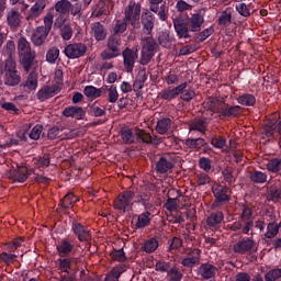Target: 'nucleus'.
Masks as SVG:
<instances>
[{"instance_id": "f3484780", "label": "nucleus", "mask_w": 281, "mask_h": 281, "mask_svg": "<svg viewBox=\"0 0 281 281\" xmlns=\"http://www.w3.org/2000/svg\"><path fill=\"white\" fill-rule=\"evenodd\" d=\"M71 232L77 236L79 243H89L91 240V231L78 220H72Z\"/></svg>"}, {"instance_id": "ddd939ff", "label": "nucleus", "mask_w": 281, "mask_h": 281, "mask_svg": "<svg viewBox=\"0 0 281 281\" xmlns=\"http://www.w3.org/2000/svg\"><path fill=\"white\" fill-rule=\"evenodd\" d=\"M256 247V240L251 237H243L236 244L233 245L234 254H239L240 256H245L247 254H251Z\"/></svg>"}, {"instance_id": "5fc2aeb1", "label": "nucleus", "mask_w": 281, "mask_h": 281, "mask_svg": "<svg viewBox=\"0 0 281 281\" xmlns=\"http://www.w3.org/2000/svg\"><path fill=\"white\" fill-rule=\"evenodd\" d=\"M167 278L169 281H181L183 280V272L179 270L177 265H173L171 269L167 272Z\"/></svg>"}, {"instance_id": "1a4fd4ad", "label": "nucleus", "mask_w": 281, "mask_h": 281, "mask_svg": "<svg viewBox=\"0 0 281 281\" xmlns=\"http://www.w3.org/2000/svg\"><path fill=\"white\" fill-rule=\"evenodd\" d=\"M211 111L218 113L222 120H232L234 117H240L243 108L240 105H231L229 103H222L217 106L211 108Z\"/></svg>"}, {"instance_id": "0e129e2a", "label": "nucleus", "mask_w": 281, "mask_h": 281, "mask_svg": "<svg viewBox=\"0 0 281 281\" xmlns=\"http://www.w3.org/2000/svg\"><path fill=\"white\" fill-rule=\"evenodd\" d=\"M211 146L213 148H217V149H223L225 148V146H227V139H225V137H222V136H213L211 138Z\"/></svg>"}, {"instance_id": "c756f323", "label": "nucleus", "mask_w": 281, "mask_h": 281, "mask_svg": "<svg viewBox=\"0 0 281 281\" xmlns=\"http://www.w3.org/2000/svg\"><path fill=\"white\" fill-rule=\"evenodd\" d=\"M106 27L103 26L100 22H94L91 25V35L98 42H102L106 40Z\"/></svg>"}, {"instance_id": "2f4dec72", "label": "nucleus", "mask_w": 281, "mask_h": 281, "mask_svg": "<svg viewBox=\"0 0 281 281\" xmlns=\"http://www.w3.org/2000/svg\"><path fill=\"white\" fill-rule=\"evenodd\" d=\"M78 201H80L78 199V196H76V194H74V192H68L64 199L60 200L59 202V206L63 210H71V207H74V205H76V203H78Z\"/></svg>"}, {"instance_id": "cd10ccee", "label": "nucleus", "mask_w": 281, "mask_h": 281, "mask_svg": "<svg viewBox=\"0 0 281 281\" xmlns=\"http://www.w3.org/2000/svg\"><path fill=\"white\" fill-rule=\"evenodd\" d=\"M173 168L172 161L165 156H161L156 162V172L158 175H168Z\"/></svg>"}, {"instance_id": "c03bdc74", "label": "nucleus", "mask_w": 281, "mask_h": 281, "mask_svg": "<svg viewBox=\"0 0 281 281\" xmlns=\"http://www.w3.org/2000/svg\"><path fill=\"white\" fill-rule=\"evenodd\" d=\"M55 25L57 27H60V34L64 41H71V36H74V30L71 29V25L69 24L63 25L61 22H56Z\"/></svg>"}, {"instance_id": "49530a36", "label": "nucleus", "mask_w": 281, "mask_h": 281, "mask_svg": "<svg viewBox=\"0 0 281 281\" xmlns=\"http://www.w3.org/2000/svg\"><path fill=\"white\" fill-rule=\"evenodd\" d=\"M184 144L187 148H190L191 150H201L206 143L203 138H188Z\"/></svg>"}, {"instance_id": "a19ab883", "label": "nucleus", "mask_w": 281, "mask_h": 281, "mask_svg": "<svg viewBox=\"0 0 281 281\" xmlns=\"http://www.w3.org/2000/svg\"><path fill=\"white\" fill-rule=\"evenodd\" d=\"M170 126H172V120L168 117L160 119L157 122L156 131L159 135H166L170 131Z\"/></svg>"}, {"instance_id": "7c9ffc66", "label": "nucleus", "mask_w": 281, "mask_h": 281, "mask_svg": "<svg viewBox=\"0 0 281 281\" xmlns=\"http://www.w3.org/2000/svg\"><path fill=\"white\" fill-rule=\"evenodd\" d=\"M106 46L109 52H114L115 54L122 55V36L111 34L108 38Z\"/></svg>"}, {"instance_id": "72a5a7b5", "label": "nucleus", "mask_w": 281, "mask_h": 281, "mask_svg": "<svg viewBox=\"0 0 281 281\" xmlns=\"http://www.w3.org/2000/svg\"><path fill=\"white\" fill-rule=\"evenodd\" d=\"M266 169L273 175H281V157H272L268 159Z\"/></svg>"}, {"instance_id": "79ce46f5", "label": "nucleus", "mask_w": 281, "mask_h": 281, "mask_svg": "<svg viewBox=\"0 0 281 281\" xmlns=\"http://www.w3.org/2000/svg\"><path fill=\"white\" fill-rule=\"evenodd\" d=\"M268 201L272 203H280L281 201V187L278 188L276 184H271L268 191Z\"/></svg>"}, {"instance_id": "6ab92c4d", "label": "nucleus", "mask_w": 281, "mask_h": 281, "mask_svg": "<svg viewBox=\"0 0 281 281\" xmlns=\"http://www.w3.org/2000/svg\"><path fill=\"white\" fill-rule=\"evenodd\" d=\"M209 126L210 120H207V117H196L189 123V131L190 133L196 132L201 135H205V133H207Z\"/></svg>"}, {"instance_id": "423d86ee", "label": "nucleus", "mask_w": 281, "mask_h": 281, "mask_svg": "<svg viewBox=\"0 0 281 281\" xmlns=\"http://www.w3.org/2000/svg\"><path fill=\"white\" fill-rule=\"evenodd\" d=\"M262 134L269 139V142L281 143V119L280 114L274 113L265 124Z\"/></svg>"}, {"instance_id": "dca6fc26", "label": "nucleus", "mask_w": 281, "mask_h": 281, "mask_svg": "<svg viewBox=\"0 0 281 281\" xmlns=\"http://www.w3.org/2000/svg\"><path fill=\"white\" fill-rule=\"evenodd\" d=\"M123 56V65L124 69L127 74H133V69H135V61L137 58H139V54L137 53V49H133L130 47H126L122 52Z\"/></svg>"}, {"instance_id": "4be33fe9", "label": "nucleus", "mask_w": 281, "mask_h": 281, "mask_svg": "<svg viewBox=\"0 0 281 281\" xmlns=\"http://www.w3.org/2000/svg\"><path fill=\"white\" fill-rule=\"evenodd\" d=\"M7 22L11 30H16L21 25V12L19 11V8H11L7 12Z\"/></svg>"}, {"instance_id": "a878e982", "label": "nucleus", "mask_w": 281, "mask_h": 281, "mask_svg": "<svg viewBox=\"0 0 281 281\" xmlns=\"http://www.w3.org/2000/svg\"><path fill=\"white\" fill-rule=\"evenodd\" d=\"M128 270V266L126 263H120L112 268V270L105 274L104 281H120L122 273Z\"/></svg>"}, {"instance_id": "f704fd0d", "label": "nucleus", "mask_w": 281, "mask_h": 281, "mask_svg": "<svg viewBox=\"0 0 281 281\" xmlns=\"http://www.w3.org/2000/svg\"><path fill=\"white\" fill-rule=\"evenodd\" d=\"M158 42L165 49H170L175 45V37L170 36V33L162 31L159 33Z\"/></svg>"}, {"instance_id": "393cba45", "label": "nucleus", "mask_w": 281, "mask_h": 281, "mask_svg": "<svg viewBox=\"0 0 281 281\" xmlns=\"http://www.w3.org/2000/svg\"><path fill=\"white\" fill-rule=\"evenodd\" d=\"M7 177L14 183H25L27 181L25 168L10 169L7 171Z\"/></svg>"}, {"instance_id": "052dcab7", "label": "nucleus", "mask_w": 281, "mask_h": 281, "mask_svg": "<svg viewBox=\"0 0 281 281\" xmlns=\"http://www.w3.org/2000/svg\"><path fill=\"white\" fill-rule=\"evenodd\" d=\"M74 261V258H64V259H58L59 262V270L61 273H69L71 271V262Z\"/></svg>"}, {"instance_id": "f03ea898", "label": "nucleus", "mask_w": 281, "mask_h": 281, "mask_svg": "<svg viewBox=\"0 0 281 281\" xmlns=\"http://www.w3.org/2000/svg\"><path fill=\"white\" fill-rule=\"evenodd\" d=\"M241 213L237 221L227 225L229 232H236L244 236H254V210L247 204H241Z\"/></svg>"}, {"instance_id": "6e6d98bb", "label": "nucleus", "mask_w": 281, "mask_h": 281, "mask_svg": "<svg viewBox=\"0 0 281 281\" xmlns=\"http://www.w3.org/2000/svg\"><path fill=\"white\" fill-rule=\"evenodd\" d=\"M34 164L38 168H49V164H52V157L49 154H44L43 156L35 158Z\"/></svg>"}, {"instance_id": "f257e3e1", "label": "nucleus", "mask_w": 281, "mask_h": 281, "mask_svg": "<svg viewBox=\"0 0 281 281\" xmlns=\"http://www.w3.org/2000/svg\"><path fill=\"white\" fill-rule=\"evenodd\" d=\"M205 19L200 13L192 14L188 19L175 18L172 20L173 30L179 41H207L212 34H214V27L210 26L201 32Z\"/></svg>"}, {"instance_id": "9b49d317", "label": "nucleus", "mask_w": 281, "mask_h": 281, "mask_svg": "<svg viewBox=\"0 0 281 281\" xmlns=\"http://www.w3.org/2000/svg\"><path fill=\"white\" fill-rule=\"evenodd\" d=\"M133 199H135V192L131 190L123 191L113 202L114 210H119L123 214L131 212L133 210Z\"/></svg>"}, {"instance_id": "473e14b6", "label": "nucleus", "mask_w": 281, "mask_h": 281, "mask_svg": "<svg viewBox=\"0 0 281 281\" xmlns=\"http://www.w3.org/2000/svg\"><path fill=\"white\" fill-rule=\"evenodd\" d=\"M225 220V214L222 211H216L210 214L206 218V225L210 227H218Z\"/></svg>"}, {"instance_id": "bf43d9fd", "label": "nucleus", "mask_w": 281, "mask_h": 281, "mask_svg": "<svg viewBox=\"0 0 281 281\" xmlns=\"http://www.w3.org/2000/svg\"><path fill=\"white\" fill-rule=\"evenodd\" d=\"M89 115H92L93 117H103V115H106V110L102 109L98 105V102H94L89 108Z\"/></svg>"}, {"instance_id": "c85d7f7f", "label": "nucleus", "mask_w": 281, "mask_h": 281, "mask_svg": "<svg viewBox=\"0 0 281 281\" xmlns=\"http://www.w3.org/2000/svg\"><path fill=\"white\" fill-rule=\"evenodd\" d=\"M64 117H74L75 120H85L87 112L80 106H67L63 111Z\"/></svg>"}, {"instance_id": "864d4df0", "label": "nucleus", "mask_w": 281, "mask_h": 281, "mask_svg": "<svg viewBox=\"0 0 281 281\" xmlns=\"http://www.w3.org/2000/svg\"><path fill=\"white\" fill-rule=\"evenodd\" d=\"M278 234H280V228H279L278 223L270 222L267 225V232L265 233V237L268 239H272V238H276V236H278Z\"/></svg>"}, {"instance_id": "09e8293b", "label": "nucleus", "mask_w": 281, "mask_h": 281, "mask_svg": "<svg viewBox=\"0 0 281 281\" xmlns=\"http://www.w3.org/2000/svg\"><path fill=\"white\" fill-rule=\"evenodd\" d=\"M24 87H26V89H29L30 91H36V89L38 88V76L36 75V72H30L24 83Z\"/></svg>"}, {"instance_id": "3c124183", "label": "nucleus", "mask_w": 281, "mask_h": 281, "mask_svg": "<svg viewBox=\"0 0 281 281\" xmlns=\"http://www.w3.org/2000/svg\"><path fill=\"white\" fill-rule=\"evenodd\" d=\"M15 52H16V45L14 44V41L9 40L2 50L3 56H7L5 60H14L12 56L15 54Z\"/></svg>"}, {"instance_id": "bb28decb", "label": "nucleus", "mask_w": 281, "mask_h": 281, "mask_svg": "<svg viewBox=\"0 0 281 281\" xmlns=\"http://www.w3.org/2000/svg\"><path fill=\"white\" fill-rule=\"evenodd\" d=\"M136 137L142 144H153L154 146H159V144H161V138L153 136L144 130H138Z\"/></svg>"}, {"instance_id": "20e7f679", "label": "nucleus", "mask_w": 281, "mask_h": 281, "mask_svg": "<svg viewBox=\"0 0 281 281\" xmlns=\"http://www.w3.org/2000/svg\"><path fill=\"white\" fill-rule=\"evenodd\" d=\"M18 50L20 56V64L22 65L24 71L30 72L32 65H34V54L32 53V46L27 38L20 37L18 41Z\"/></svg>"}, {"instance_id": "8fccbe9b", "label": "nucleus", "mask_w": 281, "mask_h": 281, "mask_svg": "<svg viewBox=\"0 0 281 281\" xmlns=\"http://www.w3.org/2000/svg\"><path fill=\"white\" fill-rule=\"evenodd\" d=\"M121 139L123 143L131 145L135 144V134L133 133V130L128 127H124L121 130Z\"/></svg>"}, {"instance_id": "e433bc0d", "label": "nucleus", "mask_w": 281, "mask_h": 281, "mask_svg": "<svg viewBox=\"0 0 281 281\" xmlns=\"http://www.w3.org/2000/svg\"><path fill=\"white\" fill-rule=\"evenodd\" d=\"M237 102L240 106H256V95L244 92L238 95Z\"/></svg>"}, {"instance_id": "7ed1b4c3", "label": "nucleus", "mask_w": 281, "mask_h": 281, "mask_svg": "<svg viewBox=\"0 0 281 281\" xmlns=\"http://www.w3.org/2000/svg\"><path fill=\"white\" fill-rule=\"evenodd\" d=\"M0 76H3L5 87H19L21 85V72L16 69L15 60L0 61Z\"/></svg>"}, {"instance_id": "39448f33", "label": "nucleus", "mask_w": 281, "mask_h": 281, "mask_svg": "<svg viewBox=\"0 0 281 281\" xmlns=\"http://www.w3.org/2000/svg\"><path fill=\"white\" fill-rule=\"evenodd\" d=\"M54 25V14L47 13L44 16V26H37L34 33L32 34L31 41L33 45L36 47H41L45 41H47V36H49V32H52V26Z\"/></svg>"}, {"instance_id": "37998d69", "label": "nucleus", "mask_w": 281, "mask_h": 281, "mask_svg": "<svg viewBox=\"0 0 281 281\" xmlns=\"http://www.w3.org/2000/svg\"><path fill=\"white\" fill-rule=\"evenodd\" d=\"M217 23L221 27H229L232 25V9H226L218 16Z\"/></svg>"}, {"instance_id": "9d476101", "label": "nucleus", "mask_w": 281, "mask_h": 281, "mask_svg": "<svg viewBox=\"0 0 281 281\" xmlns=\"http://www.w3.org/2000/svg\"><path fill=\"white\" fill-rule=\"evenodd\" d=\"M212 192L214 196V202L212 203V207H221L225 205V203H229L232 201V193L229 192V188L227 186H223L216 183L212 187Z\"/></svg>"}, {"instance_id": "4c0bfd02", "label": "nucleus", "mask_w": 281, "mask_h": 281, "mask_svg": "<svg viewBox=\"0 0 281 281\" xmlns=\"http://www.w3.org/2000/svg\"><path fill=\"white\" fill-rule=\"evenodd\" d=\"M55 10L60 16H67L71 12V2L69 0H59L55 4Z\"/></svg>"}, {"instance_id": "13d9d810", "label": "nucleus", "mask_w": 281, "mask_h": 281, "mask_svg": "<svg viewBox=\"0 0 281 281\" xmlns=\"http://www.w3.org/2000/svg\"><path fill=\"white\" fill-rule=\"evenodd\" d=\"M172 267L170 261L159 260L155 265V271L158 273H168Z\"/></svg>"}, {"instance_id": "de8ad7c7", "label": "nucleus", "mask_w": 281, "mask_h": 281, "mask_svg": "<svg viewBox=\"0 0 281 281\" xmlns=\"http://www.w3.org/2000/svg\"><path fill=\"white\" fill-rule=\"evenodd\" d=\"M83 93L89 100H95L102 95V89L95 88L94 86H86Z\"/></svg>"}, {"instance_id": "4468645a", "label": "nucleus", "mask_w": 281, "mask_h": 281, "mask_svg": "<svg viewBox=\"0 0 281 281\" xmlns=\"http://www.w3.org/2000/svg\"><path fill=\"white\" fill-rule=\"evenodd\" d=\"M149 3V10L157 14L159 21H168L169 7L165 0H147Z\"/></svg>"}, {"instance_id": "b1692460", "label": "nucleus", "mask_w": 281, "mask_h": 281, "mask_svg": "<svg viewBox=\"0 0 281 281\" xmlns=\"http://www.w3.org/2000/svg\"><path fill=\"white\" fill-rule=\"evenodd\" d=\"M47 8V2L45 0H37L33 7L29 10L27 21H34V19H38L43 11Z\"/></svg>"}, {"instance_id": "412c9836", "label": "nucleus", "mask_w": 281, "mask_h": 281, "mask_svg": "<svg viewBox=\"0 0 281 281\" xmlns=\"http://www.w3.org/2000/svg\"><path fill=\"white\" fill-rule=\"evenodd\" d=\"M58 93H60V87L45 86L37 91L36 98H37V100H40V102H45V100H49V98H54V95H58Z\"/></svg>"}, {"instance_id": "a18cd8bd", "label": "nucleus", "mask_w": 281, "mask_h": 281, "mask_svg": "<svg viewBox=\"0 0 281 281\" xmlns=\"http://www.w3.org/2000/svg\"><path fill=\"white\" fill-rule=\"evenodd\" d=\"M158 247L159 241L157 240V238L151 237L144 243V245L142 246V250L146 254H154V251H157Z\"/></svg>"}, {"instance_id": "58836bf2", "label": "nucleus", "mask_w": 281, "mask_h": 281, "mask_svg": "<svg viewBox=\"0 0 281 281\" xmlns=\"http://www.w3.org/2000/svg\"><path fill=\"white\" fill-rule=\"evenodd\" d=\"M59 256H69L74 251V244L69 239H61L57 245Z\"/></svg>"}, {"instance_id": "603ef678", "label": "nucleus", "mask_w": 281, "mask_h": 281, "mask_svg": "<svg viewBox=\"0 0 281 281\" xmlns=\"http://www.w3.org/2000/svg\"><path fill=\"white\" fill-rule=\"evenodd\" d=\"M128 29V22L123 20H117L114 27H113V36H122V34L125 33V31Z\"/></svg>"}, {"instance_id": "4d7b16f0", "label": "nucleus", "mask_w": 281, "mask_h": 281, "mask_svg": "<svg viewBox=\"0 0 281 281\" xmlns=\"http://www.w3.org/2000/svg\"><path fill=\"white\" fill-rule=\"evenodd\" d=\"M105 89L108 91V102L115 104V102H117V98H120V93H117V86H106Z\"/></svg>"}, {"instance_id": "680f3d73", "label": "nucleus", "mask_w": 281, "mask_h": 281, "mask_svg": "<svg viewBox=\"0 0 281 281\" xmlns=\"http://www.w3.org/2000/svg\"><path fill=\"white\" fill-rule=\"evenodd\" d=\"M19 258L18 255L9 254L7 251H3L0 254V261L3 262L7 267H10Z\"/></svg>"}, {"instance_id": "5701e85b", "label": "nucleus", "mask_w": 281, "mask_h": 281, "mask_svg": "<svg viewBox=\"0 0 281 281\" xmlns=\"http://www.w3.org/2000/svg\"><path fill=\"white\" fill-rule=\"evenodd\" d=\"M134 203H140L144 210H153V193L150 191H143L137 195L134 194Z\"/></svg>"}, {"instance_id": "338daca9", "label": "nucleus", "mask_w": 281, "mask_h": 281, "mask_svg": "<svg viewBox=\"0 0 281 281\" xmlns=\"http://www.w3.org/2000/svg\"><path fill=\"white\" fill-rule=\"evenodd\" d=\"M110 256L116 262H126V252H124V248L119 250L114 249Z\"/></svg>"}, {"instance_id": "2eb2a0df", "label": "nucleus", "mask_w": 281, "mask_h": 281, "mask_svg": "<svg viewBox=\"0 0 281 281\" xmlns=\"http://www.w3.org/2000/svg\"><path fill=\"white\" fill-rule=\"evenodd\" d=\"M201 263V249L193 248L184 257L181 258L180 265L184 269H190L192 271L193 267Z\"/></svg>"}, {"instance_id": "69168bd1", "label": "nucleus", "mask_w": 281, "mask_h": 281, "mask_svg": "<svg viewBox=\"0 0 281 281\" xmlns=\"http://www.w3.org/2000/svg\"><path fill=\"white\" fill-rule=\"evenodd\" d=\"M159 98L161 100H167L168 102H170V100H175L178 97L173 88H168V89L161 90V92L159 93Z\"/></svg>"}, {"instance_id": "aec40b11", "label": "nucleus", "mask_w": 281, "mask_h": 281, "mask_svg": "<svg viewBox=\"0 0 281 281\" xmlns=\"http://www.w3.org/2000/svg\"><path fill=\"white\" fill-rule=\"evenodd\" d=\"M133 221L135 222L134 229H145V227L150 225V221H153V213H150L149 210H146L140 214L134 215Z\"/></svg>"}, {"instance_id": "e2e57ef3", "label": "nucleus", "mask_w": 281, "mask_h": 281, "mask_svg": "<svg viewBox=\"0 0 281 281\" xmlns=\"http://www.w3.org/2000/svg\"><path fill=\"white\" fill-rule=\"evenodd\" d=\"M58 56H60V49H58V47H52L46 53V60H47V63H50V65H54V63H56V60H58Z\"/></svg>"}, {"instance_id": "6e6552de", "label": "nucleus", "mask_w": 281, "mask_h": 281, "mask_svg": "<svg viewBox=\"0 0 281 281\" xmlns=\"http://www.w3.org/2000/svg\"><path fill=\"white\" fill-rule=\"evenodd\" d=\"M157 47H159V44L153 38V35H146L143 38V48L139 60L140 65H148V63L153 60V57L157 54Z\"/></svg>"}, {"instance_id": "774afa93", "label": "nucleus", "mask_w": 281, "mask_h": 281, "mask_svg": "<svg viewBox=\"0 0 281 281\" xmlns=\"http://www.w3.org/2000/svg\"><path fill=\"white\" fill-rule=\"evenodd\" d=\"M280 278H281V269L280 268H274L265 274L266 281H277V280H280Z\"/></svg>"}, {"instance_id": "f8f14e48", "label": "nucleus", "mask_w": 281, "mask_h": 281, "mask_svg": "<svg viewBox=\"0 0 281 281\" xmlns=\"http://www.w3.org/2000/svg\"><path fill=\"white\" fill-rule=\"evenodd\" d=\"M154 11L146 10L140 14V25H142V33L145 36L153 35V30H155V23H157V18L153 14Z\"/></svg>"}, {"instance_id": "0eeeda50", "label": "nucleus", "mask_w": 281, "mask_h": 281, "mask_svg": "<svg viewBox=\"0 0 281 281\" xmlns=\"http://www.w3.org/2000/svg\"><path fill=\"white\" fill-rule=\"evenodd\" d=\"M130 25L133 26L134 30H139L140 23L139 19H142V2H136L135 0H131L128 5L124 9V18Z\"/></svg>"}, {"instance_id": "a211bd4d", "label": "nucleus", "mask_w": 281, "mask_h": 281, "mask_svg": "<svg viewBox=\"0 0 281 281\" xmlns=\"http://www.w3.org/2000/svg\"><path fill=\"white\" fill-rule=\"evenodd\" d=\"M64 54L70 59L82 58L87 54V45L82 43L69 44L65 47Z\"/></svg>"}, {"instance_id": "ea45409f", "label": "nucleus", "mask_w": 281, "mask_h": 281, "mask_svg": "<svg viewBox=\"0 0 281 281\" xmlns=\"http://www.w3.org/2000/svg\"><path fill=\"white\" fill-rule=\"evenodd\" d=\"M235 10L240 16H244V19H249V16H251V3L247 4L245 2L238 1L235 4Z\"/></svg>"}, {"instance_id": "c9c22d12", "label": "nucleus", "mask_w": 281, "mask_h": 281, "mask_svg": "<svg viewBox=\"0 0 281 281\" xmlns=\"http://www.w3.org/2000/svg\"><path fill=\"white\" fill-rule=\"evenodd\" d=\"M249 179L251 183H256L257 186H262V183H267V179H269V176L267 175V172L254 170V171H250Z\"/></svg>"}]
</instances>
